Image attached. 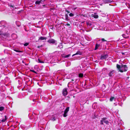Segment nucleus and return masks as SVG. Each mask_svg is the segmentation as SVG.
I'll return each instance as SVG.
<instances>
[{
    "label": "nucleus",
    "mask_w": 130,
    "mask_h": 130,
    "mask_svg": "<svg viewBox=\"0 0 130 130\" xmlns=\"http://www.w3.org/2000/svg\"><path fill=\"white\" fill-rule=\"evenodd\" d=\"M117 68L118 70L121 73L126 72L128 70V68L126 65L122 64L121 65L118 64H117Z\"/></svg>",
    "instance_id": "nucleus-1"
},
{
    "label": "nucleus",
    "mask_w": 130,
    "mask_h": 130,
    "mask_svg": "<svg viewBox=\"0 0 130 130\" xmlns=\"http://www.w3.org/2000/svg\"><path fill=\"white\" fill-rule=\"evenodd\" d=\"M107 118H103L102 119L100 120V124L101 125L103 124V122L105 123L106 124H108L109 122L108 121L106 120Z\"/></svg>",
    "instance_id": "nucleus-2"
},
{
    "label": "nucleus",
    "mask_w": 130,
    "mask_h": 130,
    "mask_svg": "<svg viewBox=\"0 0 130 130\" xmlns=\"http://www.w3.org/2000/svg\"><path fill=\"white\" fill-rule=\"evenodd\" d=\"M56 42V41L54 39H50L47 41V42L50 44H55Z\"/></svg>",
    "instance_id": "nucleus-3"
},
{
    "label": "nucleus",
    "mask_w": 130,
    "mask_h": 130,
    "mask_svg": "<svg viewBox=\"0 0 130 130\" xmlns=\"http://www.w3.org/2000/svg\"><path fill=\"white\" fill-rule=\"evenodd\" d=\"M67 88H65L62 91V94L64 96H66L67 94Z\"/></svg>",
    "instance_id": "nucleus-4"
},
{
    "label": "nucleus",
    "mask_w": 130,
    "mask_h": 130,
    "mask_svg": "<svg viewBox=\"0 0 130 130\" xmlns=\"http://www.w3.org/2000/svg\"><path fill=\"white\" fill-rule=\"evenodd\" d=\"M114 70H112L110 71L109 73H108V75L110 77L113 76H114V74L115 72Z\"/></svg>",
    "instance_id": "nucleus-5"
},
{
    "label": "nucleus",
    "mask_w": 130,
    "mask_h": 130,
    "mask_svg": "<svg viewBox=\"0 0 130 130\" xmlns=\"http://www.w3.org/2000/svg\"><path fill=\"white\" fill-rule=\"evenodd\" d=\"M108 57V55H101L100 57V59L101 60H103L107 58Z\"/></svg>",
    "instance_id": "nucleus-6"
},
{
    "label": "nucleus",
    "mask_w": 130,
    "mask_h": 130,
    "mask_svg": "<svg viewBox=\"0 0 130 130\" xmlns=\"http://www.w3.org/2000/svg\"><path fill=\"white\" fill-rule=\"evenodd\" d=\"M46 37H45L41 36L39 38V40H46Z\"/></svg>",
    "instance_id": "nucleus-7"
},
{
    "label": "nucleus",
    "mask_w": 130,
    "mask_h": 130,
    "mask_svg": "<svg viewBox=\"0 0 130 130\" xmlns=\"http://www.w3.org/2000/svg\"><path fill=\"white\" fill-rule=\"evenodd\" d=\"M5 119H0V120L2 122H5V121H6V120L8 118H7V117L6 116H5Z\"/></svg>",
    "instance_id": "nucleus-8"
},
{
    "label": "nucleus",
    "mask_w": 130,
    "mask_h": 130,
    "mask_svg": "<svg viewBox=\"0 0 130 130\" xmlns=\"http://www.w3.org/2000/svg\"><path fill=\"white\" fill-rule=\"evenodd\" d=\"M91 16L92 17H93L95 19H97L98 18V15L94 14H92L91 15Z\"/></svg>",
    "instance_id": "nucleus-9"
},
{
    "label": "nucleus",
    "mask_w": 130,
    "mask_h": 130,
    "mask_svg": "<svg viewBox=\"0 0 130 130\" xmlns=\"http://www.w3.org/2000/svg\"><path fill=\"white\" fill-rule=\"evenodd\" d=\"M78 54H79L80 55H81L82 54L81 52L79 51H77V52L75 54H73L72 55V56H73L76 55H77Z\"/></svg>",
    "instance_id": "nucleus-10"
},
{
    "label": "nucleus",
    "mask_w": 130,
    "mask_h": 130,
    "mask_svg": "<svg viewBox=\"0 0 130 130\" xmlns=\"http://www.w3.org/2000/svg\"><path fill=\"white\" fill-rule=\"evenodd\" d=\"M103 1L105 3H110L112 2L111 0H103Z\"/></svg>",
    "instance_id": "nucleus-11"
},
{
    "label": "nucleus",
    "mask_w": 130,
    "mask_h": 130,
    "mask_svg": "<svg viewBox=\"0 0 130 130\" xmlns=\"http://www.w3.org/2000/svg\"><path fill=\"white\" fill-rule=\"evenodd\" d=\"M100 45V44H96L95 45V47L94 49L95 50H97L98 47Z\"/></svg>",
    "instance_id": "nucleus-12"
},
{
    "label": "nucleus",
    "mask_w": 130,
    "mask_h": 130,
    "mask_svg": "<svg viewBox=\"0 0 130 130\" xmlns=\"http://www.w3.org/2000/svg\"><path fill=\"white\" fill-rule=\"evenodd\" d=\"M42 1V0H41L40 1H37L35 2V4H36L39 5L41 3V2Z\"/></svg>",
    "instance_id": "nucleus-13"
},
{
    "label": "nucleus",
    "mask_w": 130,
    "mask_h": 130,
    "mask_svg": "<svg viewBox=\"0 0 130 130\" xmlns=\"http://www.w3.org/2000/svg\"><path fill=\"white\" fill-rule=\"evenodd\" d=\"M69 107H67L65 109V110L64 111V112H65L67 113L68 112V111H69Z\"/></svg>",
    "instance_id": "nucleus-14"
},
{
    "label": "nucleus",
    "mask_w": 130,
    "mask_h": 130,
    "mask_svg": "<svg viewBox=\"0 0 130 130\" xmlns=\"http://www.w3.org/2000/svg\"><path fill=\"white\" fill-rule=\"evenodd\" d=\"M65 20L67 21H69L70 20L68 18V16L67 14L65 15Z\"/></svg>",
    "instance_id": "nucleus-15"
},
{
    "label": "nucleus",
    "mask_w": 130,
    "mask_h": 130,
    "mask_svg": "<svg viewBox=\"0 0 130 130\" xmlns=\"http://www.w3.org/2000/svg\"><path fill=\"white\" fill-rule=\"evenodd\" d=\"M83 76V74L82 73H80L78 74V77H79L82 78Z\"/></svg>",
    "instance_id": "nucleus-16"
},
{
    "label": "nucleus",
    "mask_w": 130,
    "mask_h": 130,
    "mask_svg": "<svg viewBox=\"0 0 130 130\" xmlns=\"http://www.w3.org/2000/svg\"><path fill=\"white\" fill-rule=\"evenodd\" d=\"M70 56V54H69L67 55L63 56V57H64V58H68V57H69Z\"/></svg>",
    "instance_id": "nucleus-17"
},
{
    "label": "nucleus",
    "mask_w": 130,
    "mask_h": 130,
    "mask_svg": "<svg viewBox=\"0 0 130 130\" xmlns=\"http://www.w3.org/2000/svg\"><path fill=\"white\" fill-rule=\"evenodd\" d=\"M67 113L64 112V113L63 114V116L64 117H66L67 116Z\"/></svg>",
    "instance_id": "nucleus-18"
},
{
    "label": "nucleus",
    "mask_w": 130,
    "mask_h": 130,
    "mask_svg": "<svg viewBox=\"0 0 130 130\" xmlns=\"http://www.w3.org/2000/svg\"><path fill=\"white\" fill-rule=\"evenodd\" d=\"M115 98L114 97H111L110 99V101H112Z\"/></svg>",
    "instance_id": "nucleus-19"
},
{
    "label": "nucleus",
    "mask_w": 130,
    "mask_h": 130,
    "mask_svg": "<svg viewBox=\"0 0 130 130\" xmlns=\"http://www.w3.org/2000/svg\"><path fill=\"white\" fill-rule=\"evenodd\" d=\"M14 50L16 52H22V51H21L18 50H17L14 49Z\"/></svg>",
    "instance_id": "nucleus-20"
},
{
    "label": "nucleus",
    "mask_w": 130,
    "mask_h": 130,
    "mask_svg": "<svg viewBox=\"0 0 130 130\" xmlns=\"http://www.w3.org/2000/svg\"><path fill=\"white\" fill-rule=\"evenodd\" d=\"M4 107L3 106L0 107V111H2L4 109Z\"/></svg>",
    "instance_id": "nucleus-21"
},
{
    "label": "nucleus",
    "mask_w": 130,
    "mask_h": 130,
    "mask_svg": "<svg viewBox=\"0 0 130 130\" xmlns=\"http://www.w3.org/2000/svg\"><path fill=\"white\" fill-rule=\"evenodd\" d=\"M70 17H73L74 15V14L72 13H70L69 14Z\"/></svg>",
    "instance_id": "nucleus-22"
},
{
    "label": "nucleus",
    "mask_w": 130,
    "mask_h": 130,
    "mask_svg": "<svg viewBox=\"0 0 130 130\" xmlns=\"http://www.w3.org/2000/svg\"><path fill=\"white\" fill-rule=\"evenodd\" d=\"M38 61L40 63H44V62L43 61H42L41 60H40L39 59H38Z\"/></svg>",
    "instance_id": "nucleus-23"
},
{
    "label": "nucleus",
    "mask_w": 130,
    "mask_h": 130,
    "mask_svg": "<svg viewBox=\"0 0 130 130\" xmlns=\"http://www.w3.org/2000/svg\"><path fill=\"white\" fill-rule=\"evenodd\" d=\"M29 43H28L27 42L25 43L24 44V45L25 46H27L29 45Z\"/></svg>",
    "instance_id": "nucleus-24"
},
{
    "label": "nucleus",
    "mask_w": 130,
    "mask_h": 130,
    "mask_svg": "<svg viewBox=\"0 0 130 130\" xmlns=\"http://www.w3.org/2000/svg\"><path fill=\"white\" fill-rule=\"evenodd\" d=\"M101 40L102 42L107 41L105 40L104 38H102L101 39Z\"/></svg>",
    "instance_id": "nucleus-25"
},
{
    "label": "nucleus",
    "mask_w": 130,
    "mask_h": 130,
    "mask_svg": "<svg viewBox=\"0 0 130 130\" xmlns=\"http://www.w3.org/2000/svg\"><path fill=\"white\" fill-rule=\"evenodd\" d=\"M30 71H31V72H33L35 73H36V74H37V73L34 70H30Z\"/></svg>",
    "instance_id": "nucleus-26"
},
{
    "label": "nucleus",
    "mask_w": 130,
    "mask_h": 130,
    "mask_svg": "<svg viewBox=\"0 0 130 130\" xmlns=\"http://www.w3.org/2000/svg\"><path fill=\"white\" fill-rule=\"evenodd\" d=\"M81 16H83L84 17H87V15L86 14H82L81 15Z\"/></svg>",
    "instance_id": "nucleus-27"
},
{
    "label": "nucleus",
    "mask_w": 130,
    "mask_h": 130,
    "mask_svg": "<svg viewBox=\"0 0 130 130\" xmlns=\"http://www.w3.org/2000/svg\"><path fill=\"white\" fill-rule=\"evenodd\" d=\"M53 27L52 26H50V28L51 29L53 30Z\"/></svg>",
    "instance_id": "nucleus-28"
},
{
    "label": "nucleus",
    "mask_w": 130,
    "mask_h": 130,
    "mask_svg": "<svg viewBox=\"0 0 130 130\" xmlns=\"http://www.w3.org/2000/svg\"><path fill=\"white\" fill-rule=\"evenodd\" d=\"M66 12H67L68 13H70V12L69 11H68V10H66Z\"/></svg>",
    "instance_id": "nucleus-29"
},
{
    "label": "nucleus",
    "mask_w": 130,
    "mask_h": 130,
    "mask_svg": "<svg viewBox=\"0 0 130 130\" xmlns=\"http://www.w3.org/2000/svg\"><path fill=\"white\" fill-rule=\"evenodd\" d=\"M65 25H67L68 26H70V24H69L68 23H67V24Z\"/></svg>",
    "instance_id": "nucleus-30"
},
{
    "label": "nucleus",
    "mask_w": 130,
    "mask_h": 130,
    "mask_svg": "<svg viewBox=\"0 0 130 130\" xmlns=\"http://www.w3.org/2000/svg\"><path fill=\"white\" fill-rule=\"evenodd\" d=\"M55 120H56V119L55 118H54L52 119V120L53 121H55Z\"/></svg>",
    "instance_id": "nucleus-31"
},
{
    "label": "nucleus",
    "mask_w": 130,
    "mask_h": 130,
    "mask_svg": "<svg viewBox=\"0 0 130 130\" xmlns=\"http://www.w3.org/2000/svg\"><path fill=\"white\" fill-rule=\"evenodd\" d=\"M67 99H69V98H70V96H67Z\"/></svg>",
    "instance_id": "nucleus-32"
},
{
    "label": "nucleus",
    "mask_w": 130,
    "mask_h": 130,
    "mask_svg": "<svg viewBox=\"0 0 130 130\" xmlns=\"http://www.w3.org/2000/svg\"><path fill=\"white\" fill-rule=\"evenodd\" d=\"M91 31V30H86V31L87 32H89V31Z\"/></svg>",
    "instance_id": "nucleus-33"
},
{
    "label": "nucleus",
    "mask_w": 130,
    "mask_h": 130,
    "mask_svg": "<svg viewBox=\"0 0 130 130\" xmlns=\"http://www.w3.org/2000/svg\"><path fill=\"white\" fill-rule=\"evenodd\" d=\"M10 7H13V8L14 7V6H13V5H10Z\"/></svg>",
    "instance_id": "nucleus-34"
},
{
    "label": "nucleus",
    "mask_w": 130,
    "mask_h": 130,
    "mask_svg": "<svg viewBox=\"0 0 130 130\" xmlns=\"http://www.w3.org/2000/svg\"><path fill=\"white\" fill-rule=\"evenodd\" d=\"M89 25L90 26H91V25L92 24H91V23H90V24H89Z\"/></svg>",
    "instance_id": "nucleus-35"
},
{
    "label": "nucleus",
    "mask_w": 130,
    "mask_h": 130,
    "mask_svg": "<svg viewBox=\"0 0 130 130\" xmlns=\"http://www.w3.org/2000/svg\"><path fill=\"white\" fill-rule=\"evenodd\" d=\"M40 47L39 46H37V47L38 48H39Z\"/></svg>",
    "instance_id": "nucleus-36"
},
{
    "label": "nucleus",
    "mask_w": 130,
    "mask_h": 130,
    "mask_svg": "<svg viewBox=\"0 0 130 130\" xmlns=\"http://www.w3.org/2000/svg\"><path fill=\"white\" fill-rule=\"evenodd\" d=\"M74 79H72L71 80L72 81H74Z\"/></svg>",
    "instance_id": "nucleus-37"
},
{
    "label": "nucleus",
    "mask_w": 130,
    "mask_h": 130,
    "mask_svg": "<svg viewBox=\"0 0 130 130\" xmlns=\"http://www.w3.org/2000/svg\"><path fill=\"white\" fill-rule=\"evenodd\" d=\"M87 25H89V23H87Z\"/></svg>",
    "instance_id": "nucleus-38"
},
{
    "label": "nucleus",
    "mask_w": 130,
    "mask_h": 130,
    "mask_svg": "<svg viewBox=\"0 0 130 130\" xmlns=\"http://www.w3.org/2000/svg\"><path fill=\"white\" fill-rule=\"evenodd\" d=\"M122 54L123 55H124V53H122Z\"/></svg>",
    "instance_id": "nucleus-39"
},
{
    "label": "nucleus",
    "mask_w": 130,
    "mask_h": 130,
    "mask_svg": "<svg viewBox=\"0 0 130 130\" xmlns=\"http://www.w3.org/2000/svg\"><path fill=\"white\" fill-rule=\"evenodd\" d=\"M129 78V77H127V78Z\"/></svg>",
    "instance_id": "nucleus-40"
},
{
    "label": "nucleus",
    "mask_w": 130,
    "mask_h": 130,
    "mask_svg": "<svg viewBox=\"0 0 130 130\" xmlns=\"http://www.w3.org/2000/svg\"><path fill=\"white\" fill-rule=\"evenodd\" d=\"M33 101H34V100H33Z\"/></svg>",
    "instance_id": "nucleus-41"
},
{
    "label": "nucleus",
    "mask_w": 130,
    "mask_h": 130,
    "mask_svg": "<svg viewBox=\"0 0 130 130\" xmlns=\"http://www.w3.org/2000/svg\"><path fill=\"white\" fill-rule=\"evenodd\" d=\"M22 62H23V61H22Z\"/></svg>",
    "instance_id": "nucleus-42"
},
{
    "label": "nucleus",
    "mask_w": 130,
    "mask_h": 130,
    "mask_svg": "<svg viewBox=\"0 0 130 130\" xmlns=\"http://www.w3.org/2000/svg\"><path fill=\"white\" fill-rule=\"evenodd\" d=\"M119 130H120V129H119Z\"/></svg>",
    "instance_id": "nucleus-43"
}]
</instances>
